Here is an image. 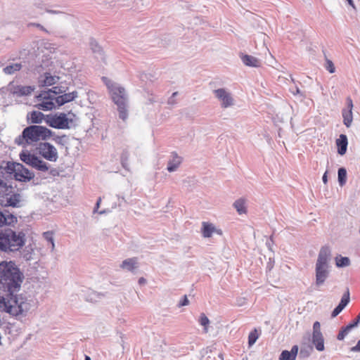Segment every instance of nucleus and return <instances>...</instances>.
Masks as SVG:
<instances>
[{
  "label": "nucleus",
  "instance_id": "4",
  "mask_svg": "<svg viewBox=\"0 0 360 360\" xmlns=\"http://www.w3.org/2000/svg\"><path fill=\"white\" fill-rule=\"evenodd\" d=\"M113 103L117 105L119 117L123 121L128 117V96L125 89L105 77H102Z\"/></svg>",
  "mask_w": 360,
  "mask_h": 360
},
{
  "label": "nucleus",
  "instance_id": "3",
  "mask_svg": "<svg viewBox=\"0 0 360 360\" xmlns=\"http://www.w3.org/2000/svg\"><path fill=\"white\" fill-rule=\"evenodd\" d=\"M26 234L9 227L0 231V251L7 254L19 252L25 245Z\"/></svg>",
  "mask_w": 360,
  "mask_h": 360
},
{
  "label": "nucleus",
  "instance_id": "53",
  "mask_svg": "<svg viewBox=\"0 0 360 360\" xmlns=\"http://www.w3.org/2000/svg\"><path fill=\"white\" fill-rule=\"evenodd\" d=\"M138 282H139V284H140V285H144L146 283V279L144 278L143 277H141V278H139Z\"/></svg>",
  "mask_w": 360,
  "mask_h": 360
},
{
  "label": "nucleus",
  "instance_id": "63",
  "mask_svg": "<svg viewBox=\"0 0 360 360\" xmlns=\"http://www.w3.org/2000/svg\"><path fill=\"white\" fill-rule=\"evenodd\" d=\"M215 232H217V233H221V231H217V230H216V231H215Z\"/></svg>",
  "mask_w": 360,
  "mask_h": 360
},
{
  "label": "nucleus",
  "instance_id": "6",
  "mask_svg": "<svg viewBox=\"0 0 360 360\" xmlns=\"http://www.w3.org/2000/svg\"><path fill=\"white\" fill-rule=\"evenodd\" d=\"M331 260V250L329 246L324 245L321 248L316 262L315 285L317 287L322 285L329 276V263Z\"/></svg>",
  "mask_w": 360,
  "mask_h": 360
},
{
  "label": "nucleus",
  "instance_id": "15",
  "mask_svg": "<svg viewBox=\"0 0 360 360\" xmlns=\"http://www.w3.org/2000/svg\"><path fill=\"white\" fill-rule=\"evenodd\" d=\"M347 107L342 110V115L343 118V123L347 127H349L353 121V101L350 97L346 99Z\"/></svg>",
  "mask_w": 360,
  "mask_h": 360
},
{
  "label": "nucleus",
  "instance_id": "26",
  "mask_svg": "<svg viewBox=\"0 0 360 360\" xmlns=\"http://www.w3.org/2000/svg\"><path fill=\"white\" fill-rule=\"evenodd\" d=\"M20 158L24 163L32 167L36 159L37 158V156H36L34 154H31L28 151H26V152L22 151L20 154Z\"/></svg>",
  "mask_w": 360,
  "mask_h": 360
},
{
  "label": "nucleus",
  "instance_id": "36",
  "mask_svg": "<svg viewBox=\"0 0 360 360\" xmlns=\"http://www.w3.org/2000/svg\"><path fill=\"white\" fill-rule=\"evenodd\" d=\"M43 237L47 242L51 243V251H53L54 248H55L53 232V231H46V232L43 233Z\"/></svg>",
  "mask_w": 360,
  "mask_h": 360
},
{
  "label": "nucleus",
  "instance_id": "24",
  "mask_svg": "<svg viewBox=\"0 0 360 360\" xmlns=\"http://www.w3.org/2000/svg\"><path fill=\"white\" fill-rule=\"evenodd\" d=\"M240 58L243 63L247 66L257 68L261 65L260 60L252 56L245 54L242 55Z\"/></svg>",
  "mask_w": 360,
  "mask_h": 360
},
{
  "label": "nucleus",
  "instance_id": "23",
  "mask_svg": "<svg viewBox=\"0 0 360 360\" xmlns=\"http://www.w3.org/2000/svg\"><path fill=\"white\" fill-rule=\"evenodd\" d=\"M298 352V347L294 345L290 351L283 350L279 356V360H295Z\"/></svg>",
  "mask_w": 360,
  "mask_h": 360
},
{
  "label": "nucleus",
  "instance_id": "54",
  "mask_svg": "<svg viewBox=\"0 0 360 360\" xmlns=\"http://www.w3.org/2000/svg\"><path fill=\"white\" fill-rule=\"evenodd\" d=\"M292 94H300L301 96H303V94L300 91V89L298 87H295V91H292Z\"/></svg>",
  "mask_w": 360,
  "mask_h": 360
},
{
  "label": "nucleus",
  "instance_id": "38",
  "mask_svg": "<svg viewBox=\"0 0 360 360\" xmlns=\"http://www.w3.org/2000/svg\"><path fill=\"white\" fill-rule=\"evenodd\" d=\"M53 140L58 145L65 146L68 143L69 138L67 135L64 134L62 136H56L53 138Z\"/></svg>",
  "mask_w": 360,
  "mask_h": 360
},
{
  "label": "nucleus",
  "instance_id": "46",
  "mask_svg": "<svg viewBox=\"0 0 360 360\" xmlns=\"http://www.w3.org/2000/svg\"><path fill=\"white\" fill-rule=\"evenodd\" d=\"M29 26L36 27L39 28L40 30L46 32V33H49V31L43 25H41L39 23L32 22V23L29 24Z\"/></svg>",
  "mask_w": 360,
  "mask_h": 360
},
{
  "label": "nucleus",
  "instance_id": "51",
  "mask_svg": "<svg viewBox=\"0 0 360 360\" xmlns=\"http://www.w3.org/2000/svg\"><path fill=\"white\" fill-rule=\"evenodd\" d=\"M168 104L169 105H174L176 103V101H175V99H174V97L172 96L169 98L168 99Z\"/></svg>",
  "mask_w": 360,
  "mask_h": 360
},
{
  "label": "nucleus",
  "instance_id": "61",
  "mask_svg": "<svg viewBox=\"0 0 360 360\" xmlns=\"http://www.w3.org/2000/svg\"><path fill=\"white\" fill-rule=\"evenodd\" d=\"M219 357L223 360V356H222V354H220L219 355Z\"/></svg>",
  "mask_w": 360,
  "mask_h": 360
},
{
  "label": "nucleus",
  "instance_id": "13",
  "mask_svg": "<svg viewBox=\"0 0 360 360\" xmlns=\"http://www.w3.org/2000/svg\"><path fill=\"white\" fill-rule=\"evenodd\" d=\"M18 222L17 216L13 213L10 212L8 210L0 209V229L7 226H15Z\"/></svg>",
  "mask_w": 360,
  "mask_h": 360
},
{
  "label": "nucleus",
  "instance_id": "32",
  "mask_svg": "<svg viewBox=\"0 0 360 360\" xmlns=\"http://www.w3.org/2000/svg\"><path fill=\"white\" fill-rule=\"evenodd\" d=\"M335 264L339 268L349 266L351 264L350 259L347 257L338 255L335 257Z\"/></svg>",
  "mask_w": 360,
  "mask_h": 360
},
{
  "label": "nucleus",
  "instance_id": "57",
  "mask_svg": "<svg viewBox=\"0 0 360 360\" xmlns=\"http://www.w3.org/2000/svg\"><path fill=\"white\" fill-rule=\"evenodd\" d=\"M178 94V92H174L172 95V96L175 97Z\"/></svg>",
  "mask_w": 360,
  "mask_h": 360
},
{
  "label": "nucleus",
  "instance_id": "11",
  "mask_svg": "<svg viewBox=\"0 0 360 360\" xmlns=\"http://www.w3.org/2000/svg\"><path fill=\"white\" fill-rule=\"evenodd\" d=\"M40 155L46 160L51 162H56L58 155L56 148L50 143L41 142L39 145Z\"/></svg>",
  "mask_w": 360,
  "mask_h": 360
},
{
  "label": "nucleus",
  "instance_id": "43",
  "mask_svg": "<svg viewBox=\"0 0 360 360\" xmlns=\"http://www.w3.org/2000/svg\"><path fill=\"white\" fill-rule=\"evenodd\" d=\"M359 322H360V313L359 314V315L356 316V318L354 321H352L351 323H349L347 325V328H350L352 330L354 328L358 326V324L359 323Z\"/></svg>",
  "mask_w": 360,
  "mask_h": 360
},
{
  "label": "nucleus",
  "instance_id": "33",
  "mask_svg": "<svg viewBox=\"0 0 360 360\" xmlns=\"http://www.w3.org/2000/svg\"><path fill=\"white\" fill-rule=\"evenodd\" d=\"M32 167L41 172H46L49 169L48 164L38 157Z\"/></svg>",
  "mask_w": 360,
  "mask_h": 360
},
{
  "label": "nucleus",
  "instance_id": "55",
  "mask_svg": "<svg viewBox=\"0 0 360 360\" xmlns=\"http://www.w3.org/2000/svg\"><path fill=\"white\" fill-rule=\"evenodd\" d=\"M347 1L348 4H349L350 6H353V7H354V2H353V0H347Z\"/></svg>",
  "mask_w": 360,
  "mask_h": 360
},
{
  "label": "nucleus",
  "instance_id": "35",
  "mask_svg": "<svg viewBox=\"0 0 360 360\" xmlns=\"http://www.w3.org/2000/svg\"><path fill=\"white\" fill-rule=\"evenodd\" d=\"M338 182L340 186H342L347 181V170L345 167H340L338 171Z\"/></svg>",
  "mask_w": 360,
  "mask_h": 360
},
{
  "label": "nucleus",
  "instance_id": "39",
  "mask_svg": "<svg viewBox=\"0 0 360 360\" xmlns=\"http://www.w3.org/2000/svg\"><path fill=\"white\" fill-rule=\"evenodd\" d=\"M129 153L127 150H124L121 155V163L124 168L127 169L128 166Z\"/></svg>",
  "mask_w": 360,
  "mask_h": 360
},
{
  "label": "nucleus",
  "instance_id": "48",
  "mask_svg": "<svg viewBox=\"0 0 360 360\" xmlns=\"http://www.w3.org/2000/svg\"><path fill=\"white\" fill-rule=\"evenodd\" d=\"M23 258L25 259V260H30L32 259V252H30L29 250L27 251V252H25L24 255H23Z\"/></svg>",
  "mask_w": 360,
  "mask_h": 360
},
{
  "label": "nucleus",
  "instance_id": "12",
  "mask_svg": "<svg viewBox=\"0 0 360 360\" xmlns=\"http://www.w3.org/2000/svg\"><path fill=\"white\" fill-rule=\"evenodd\" d=\"M215 97L221 102V106L227 108L234 105V99L231 94L224 88H219L213 91Z\"/></svg>",
  "mask_w": 360,
  "mask_h": 360
},
{
  "label": "nucleus",
  "instance_id": "2",
  "mask_svg": "<svg viewBox=\"0 0 360 360\" xmlns=\"http://www.w3.org/2000/svg\"><path fill=\"white\" fill-rule=\"evenodd\" d=\"M33 304L32 297L24 294L6 293V297H0V308L18 319L27 316Z\"/></svg>",
  "mask_w": 360,
  "mask_h": 360
},
{
  "label": "nucleus",
  "instance_id": "28",
  "mask_svg": "<svg viewBox=\"0 0 360 360\" xmlns=\"http://www.w3.org/2000/svg\"><path fill=\"white\" fill-rule=\"evenodd\" d=\"M89 44H90V47H91V49L92 50V51L94 53L97 54V58H99L101 60H103L104 56H103V49L98 44V42L94 39H91Z\"/></svg>",
  "mask_w": 360,
  "mask_h": 360
},
{
  "label": "nucleus",
  "instance_id": "41",
  "mask_svg": "<svg viewBox=\"0 0 360 360\" xmlns=\"http://www.w3.org/2000/svg\"><path fill=\"white\" fill-rule=\"evenodd\" d=\"M350 330L351 329L347 328V325L345 327L342 328L337 336V339L338 340H344Z\"/></svg>",
  "mask_w": 360,
  "mask_h": 360
},
{
  "label": "nucleus",
  "instance_id": "44",
  "mask_svg": "<svg viewBox=\"0 0 360 360\" xmlns=\"http://www.w3.org/2000/svg\"><path fill=\"white\" fill-rule=\"evenodd\" d=\"M188 304H189V300H188L187 296L184 295L183 297V298L178 303L177 306L179 307H181L187 306V305H188Z\"/></svg>",
  "mask_w": 360,
  "mask_h": 360
},
{
  "label": "nucleus",
  "instance_id": "56",
  "mask_svg": "<svg viewBox=\"0 0 360 360\" xmlns=\"http://www.w3.org/2000/svg\"><path fill=\"white\" fill-rule=\"evenodd\" d=\"M106 212H107V211H106L105 210H102V211L99 212L98 213H99L100 214H105V213H106Z\"/></svg>",
  "mask_w": 360,
  "mask_h": 360
},
{
  "label": "nucleus",
  "instance_id": "5",
  "mask_svg": "<svg viewBox=\"0 0 360 360\" xmlns=\"http://www.w3.org/2000/svg\"><path fill=\"white\" fill-rule=\"evenodd\" d=\"M53 134V132L46 127L32 124L25 127L14 142L18 146H26L39 140H47Z\"/></svg>",
  "mask_w": 360,
  "mask_h": 360
},
{
  "label": "nucleus",
  "instance_id": "20",
  "mask_svg": "<svg viewBox=\"0 0 360 360\" xmlns=\"http://www.w3.org/2000/svg\"><path fill=\"white\" fill-rule=\"evenodd\" d=\"M172 159L168 161L167 169L169 172H174L177 169L181 163L182 159L176 152L172 153Z\"/></svg>",
  "mask_w": 360,
  "mask_h": 360
},
{
  "label": "nucleus",
  "instance_id": "60",
  "mask_svg": "<svg viewBox=\"0 0 360 360\" xmlns=\"http://www.w3.org/2000/svg\"><path fill=\"white\" fill-rule=\"evenodd\" d=\"M150 101L151 103H153V102H155V101L153 98H150Z\"/></svg>",
  "mask_w": 360,
  "mask_h": 360
},
{
  "label": "nucleus",
  "instance_id": "49",
  "mask_svg": "<svg viewBox=\"0 0 360 360\" xmlns=\"http://www.w3.org/2000/svg\"><path fill=\"white\" fill-rule=\"evenodd\" d=\"M46 12L51 14H60L63 13L62 11L56 10L46 9Z\"/></svg>",
  "mask_w": 360,
  "mask_h": 360
},
{
  "label": "nucleus",
  "instance_id": "18",
  "mask_svg": "<svg viewBox=\"0 0 360 360\" xmlns=\"http://www.w3.org/2000/svg\"><path fill=\"white\" fill-rule=\"evenodd\" d=\"M120 267L130 272H134L139 268V262L137 257H131L124 259Z\"/></svg>",
  "mask_w": 360,
  "mask_h": 360
},
{
  "label": "nucleus",
  "instance_id": "40",
  "mask_svg": "<svg viewBox=\"0 0 360 360\" xmlns=\"http://www.w3.org/2000/svg\"><path fill=\"white\" fill-rule=\"evenodd\" d=\"M259 335L257 334V331L256 329H255L253 331L250 333L248 335V345L249 346L253 345L257 340L258 339Z\"/></svg>",
  "mask_w": 360,
  "mask_h": 360
},
{
  "label": "nucleus",
  "instance_id": "9",
  "mask_svg": "<svg viewBox=\"0 0 360 360\" xmlns=\"http://www.w3.org/2000/svg\"><path fill=\"white\" fill-rule=\"evenodd\" d=\"M46 123L51 127L58 129H68L75 127L74 120L72 117H68L64 112L56 113L54 115H47Z\"/></svg>",
  "mask_w": 360,
  "mask_h": 360
},
{
  "label": "nucleus",
  "instance_id": "62",
  "mask_svg": "<svg viewBox=\"0 0 360 360\" xmlns=\"http://www.w3.org/2000/svg\"><path fill=\"white\" fill-rule=\"evenodd\" d=\"M121 199H122V201L126 202L124 197H122Z\"/></svg>",
  "mask_w": 360,
  "mask_h": 360
},
{
  "label": "nucleus",
  "instance_id": "14",
  "mask_svg": "<svg viewBox=\"0 0 360 360\" xmlns=\"http://www.w3.org/2000/svg\"><path fill=\"white\" fill-rule=\"evenodd\" d=\"M68 90L67 86H56L49 89L48 91H41V93L36 96L37 100L45 99V100H53L56 97L54 95H59L66 92Z\"/></svg>",
  "mask_w": 360,
  "mask_h": 360
},
{
  "label": "nucleus",
  "instance_id": "29",
  "mask_svg": "<svg viewBox=\"0 0 360 360\" xmlns=\"http://www.w3.org/2000/svg\"><path fill=\"white\" fill-rule=\"evenodd\" d=\"M239 214H245L247 212L246 202L244 198L236 200L233 205Z\"/></svg>",
  "mask_w": 360,
  "mask_h": 360
},
{
  "label": "nucleus",
  "instance_id": "47",
  "mask_svg": "<svg viewBox=\"0 0 360 360\" xmlns=\"http://www.w3.org/2000/svg\"><path fill=\"white\" fill-rule=\"evenodd\" d=\"M350 350L354 352H360V340L357 342L355 346L350 349Z\"/></svg>",
  "mask_w": 360,
  "mask_h": 360
},
{
  "label": "nucleus",
  "instance_id": "7",
  "mask_svg": "<svg viewBox=\"0 0 360 360\" xmlns=\"http://www.w3.org/2000/svg\"><path fill=\"white\" fill-rule=\"evenodd\" d=\"M15 187L6 184L0 188V205L1 207H20L21 195L15 191Z\"/></svg>",
  "mask_w": 360,
  "mask_h": 360
},
{
  "label": "nucleus",
  "instance_id": "27",
  "mask_svg": "<svg viewBox=\"0 0 360 360\" xmlns=\"http://www.w3.org/2000/svg\"><path fill=\"white\" fill-rule=\"evenodd\" d=\"M22 68V65L21 63H11L3 68V72L5 75H13L15 72L20 71Z\"/></svg>",
  "mask_w": 360,
  "mask_h": 360
},
{
  "label": "nucleus",
  "instance_id": "1",
  "mask_svg": "<svg viewBox=\"0 0 360 360\" xmlns=\"http://www.w3.org/2000/svg\"><path fill=\"white\" fill-rule=\"evenodd\" d=\"M24 274L14 262L0 263V288L8 295L18 293L24 281Z\"/></svg>",
  "mask_w": 360,
  "mask_h": 360
},
{
  "label": "nucleus",
  "instance_id": "8",
  "mask_svg": "<svg viewBox=\"0 0 360 360\" xmlns=\"http://www.w3.org/2000/svg\"><path fill=\"white\" fill-rule=\"evenodd\" d=\"M7 174H13L16 181L27 182L34 177V174L24 167L23 165L15 162H8L5 167Z\"/></svg>",
  "mask_w": 360,
  "mask_h": 360
},
{
  "label": "nucleus",
  "instance_id": "25",
  "mask_svg": "<svg viewBox=\"0 0 360 360\" xmlns=\"http://www.w3.org/2000/svg\"><path fill=\"white\" fill-rule=\"evenodd\" d=\"M312 343L314 345L316 349L319 351L324 350V338L322 333L312 334Z\"/></svg>",
  "mask_w": 360,
  "mask_h": 360
},
{
  "label": "nucleus",
  "instance_id": "59",
  "mask_svg": "<svg viewBox=\"0 0 360 360\" xmlns=\"http://www.w3.org/2000/svg\"><path fill=\"white\" fill-rule=\"evenodd\" d=\"M85 360H91V358L89 356H85Z\"/></svg>",
  "mask_w": 360,
  "mask_h": 360
},
{
  "label": "nucleus",
  "instance_id": "17",
  "mask_svg": "<svg viewBox=\"0 0 360 360\" xmlns=\"http://www.w3.org/2000/svg\"><path fill=\"white\" fill-rule=\"evenodd\" d=\"M349 302V289L347 290L346 292L342 295L341 300L338 305L333 309L331 314V317H336L348 304Z\"/></svg>",
  "mask_w": 360,
  "mask_h": 360
},
{
  "label": "nucleus",
  "instance_id": "37",
  "mask_svg": "<svg viewBox=\"0 0 360 360\" xmlns=\"http://www.w3.org/2000/svg\"><path fill=\"white\" fill-rule=\"evenodd\" d=\"M200 324L202 326H204L203 330L206 333L208 332L207 326L210 323V320L207 317V316L202 313L200 316L199 320H198Z\"/></svg>",
  "mask_w": 360,
  "mask_h": 360
},
{
  "label": "nucleus",
  "instance_id": "50",
  "mask_svg": "<svg viewBox=\"0 0 360 360\" xmlns=\"http://www.w3.org/2000/svg\"><path fill=\"white\" fill-rule=\"evenodd\" d=\"M101 202V198H98V199L97 200V202L96 203V206H95V207L94 209V212H98V209L99 208Z\"/></svg>",
  "mask_w": 360,
  "mask_h": 360
},
{
  "label": "nucleus",
  "instance_id": "10",
  "mask_svg": "<svg viewBox=\"0 0 360 360\" xmlns=\"http://www.w3.org/2000/svg\"><path fill=\"white\" fill-rule=\"evenodd\" d=\"M44 68L42 65L37 66L34 72L39 74L37 78L38 86L39 87H46L56 84L58 80L59 77L52 75L49 72H42Z\"/></svg>",
  "mask_w": 360,
  "mask_h": 360
},
{
  "label": "nucleus",
  "instance_id": "21",
  "mask_svg": "<svg viewBox=\"0 0 360 360\" xmlns=\"http://www.w3.org/2000/svg\"><path fill=\"white\" fill-rule=\"evenodd\" d=\"M45 115L40 111L33 110L27 115L28 123L40 124L44 120Z\"/></svg>",
  "mask_w": 360,
  "mask_h": 360
},
{
  "label": "nucleus",
  "instance_id": "31",
  "mask_svg": "<svg viewBox=\"0 0 360 360\" xmlns=\"http://www.w3.org/2000/svg\"><path fill=\"white\" fill-rule=\"evenodd\" d=\"M39 101L41 102L37 105L39 110H51L55 108L54 100L40 99Z\"/></svg>",
  "mask_w": 360,
  "mask_h": 360
},
{
  "label": "nucleus",
  "instance_id": "22",
  "mask_svg": "<svg viewBox=\"0 0 360 360\" xmlns=\"http://www.w3.org/2000/svg\"><path fill=\"white\" fill-rule=\"evenodd\" d=\"M336 145L338 147V153L340 155H343L347 152L348 140L345 134H340L339 138L336 140Z\"/></svg>",
  "mask_w": 360,
  "mask_h": 360
},
{
  "label": "nucleus",
  "instance_id": "42",
  "mask_svg": "<svg viewBox=\"0 0 360 360\" xmlns=\"http://www.w3.org/2000/svg\"><path fill=\"white\" fill-rule=\"evenodd\" d=\"M324 67L330 73H333L335 71V68L333 61L328 59L327 58H326V63Z\"/></svg>",
  "mask_w": 360,
  "mask_h": 360
},
{
  "label": "nucleus",
  "instance_id": "16",
  "mask_svg": "<svg viewBox=\"0 0 360 360\" xmlns=\"http://www.w3.org/2000/svg\"><path fill=\"white\" fill-rule=\"evenodd\" d=\"M62 95H59L56 97L53 100L58 106H61L67 103L74 101L78 96L77 91H74L70 93H63Z\"/></svg>",
  "mask_w": 360,
  "mask_h": 360
},
{
  "label": "nucleus",
  "instance_id": "19",
  "mask_svg": "<svg viewBox=\"0 0 360 360\" xmlns=\"http://www.w3.org/2000/svg\"><path fill=\"white\" fill-rule=\"evenodd\" d=\"M34 90V88L31 86L17 85L11 90V93L18 96H24L31 94Z\"/></svg>",
  "mask_w": 360,
  "mask_h": 360
},
{
  "label": "nucleus",
  "instance_id": "34",
  "mask_svg": "<svg viewBox=\"0 0 360 360\" xmlns=\"http://www.w3.org/2000/svg\"><path fill=\"white\" fill-rule=\"evenodd\" d=\"M103 297V295L93 290H89L86 297V301L96 302Z\"/></svg>",
  "mask_w": 360,
  "mask_h": 360
},
{
  "label": "nucleus",
  "instance_id": "30",
  "mask_svg": "<svg viewBox=\"0 0 360 360\" xmlns=\"http://www.w3.org/2000/svg\"><path fill=\"white\" fill-rule=\"evenodd\" d=\"M216 231V229L212 224L207 222H202V233L205 238H210L212 233Z\"/></svg>",
  "mask_w": 360,
  "mask_h": 360
},
{
  "label": "nucleus",
  "instance_id": "52",
  "mask_svg": "<svg viewBox=\"0 0 360 360\" xmlns=\"http://www.w3.org/2000/svg\"><path fill=\"white\" fill-rule=\"evenodd\" d=\"M327 174L328 172H326L323 175V177H322V180H323V182L326 184L327 182H328V176H327Z\"/></svg>",
  "mask_w": 360,
  "mask_h": 360
},
{
  "label": "nucleus",
  "instance_id": "45",
  "mask_svg": "<svg viewBox=\"0 0 360 360\" xmlns=\"http://www.w3.org/2000/svg\"><path fill=\"white\" fill-rule=\"evenodd\" d=\"M318 333H322L321 332V324L319 321H316L314 323L313 325V333L312 334H316Z\"/></svg>",
  "mask_w": 360,
  "mask_h": 360
},
{
  "label": "nucleus",
  "instance_id": "58",
  "mask_svg": "<svg viewBox=\"0 0 360 360\" xmlns=\"http://www.w3.org/2000/svg\"><path fill=\"white\" fill-rule=\"evenodd\" d=\"M68 115H72V117H75V114H73V113H72L71 112H68Z\"/></svg>",
  "mask_w": 360,
  "mask_h": 360
}]
</instances>
